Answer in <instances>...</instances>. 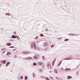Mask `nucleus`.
Here are the masks:
<instances>
[{"label":"nucleus","mask_w":80,"mask_h":80,"mask_svg":"<svg viewBox=\"0 0 80 80\" xmlns=\"http://www.w3.org/2000/svg\"><path fill=\"white\" fill-rule=\"evenodd\" d=\"M33 58L35 59H39L40 58V56L38 55H35L33 56Z\"/></svg>","instance_id":"1"},{"label":"nucleus","mask_w":80,"mask_h":80,"mask_svg":"<svg viewBox=\"0 0 80 80\" xmlns=\"http://www.w3.org/2000/svg\"><path fill=\"white\" fill-rule=\"evenodd\" d=\"M32 58L31 57H29L27 58H24V59L25 60H31L32 59Z\"/></svg>","instance_id":"2"},{"label":"nucleus","mask_w":80,"mask_h":80,"mask_svg":"<svg viewBox=\"0 0 80 80\" xmlns=\"http://www.w3.org/2000/svg\"><path fill=\"white\" fill-rule=\"evenodd\" d=\"M33 45L34 50H37V47H36V44H35V42H33Z\"/></svg>","instance_id":"3"},{"label":"nucleus","mask_w":80,"mask_h":80,"mask_svg":"<svg viewBox=\"0 0 80 80\" xmlns=\"http://www.w3.org/2000/svg\"><path fill=\"white\" fill-rule=\"evenodd\" d=\"M33 42H32L31 44V49L33 50Z\"/></svg>","instance_id":"4"},{"label":"nucleus","mask_w":80,"mask_h":80,"mask_svg":"<svg viewBox=\"0 0 80 80\" xmlns=\"http://www.w3.org/2000/svg\"><path fill=\"white\" fill-rule=\"evenodd\" d=\"M71 57L72 58H68V59L67 58H66L64 59V60H72L73 59H76V58H75L74 59L72 58V56H71Z\"/></svg>","instance_id":"5"},{"label":"nucleus","mask_w":80,"mask_h":80,"mask_svg":"<svg viewBox=\"0 0 80 80\" xmlns=\"http://www.w3.org/2000/svg\"><path fill=\"white\" fill-rule=\"evenodd\" d=\"M38 65H42L43 64V62H39L37 63Z\"/></svg>","instance_id":"6"},{"label":"nucleus","mask_w":80,"mask_h":80,"mask_svg":"<svg viewBox=\"0 0 80 80\" xmlns=\"http://www.w3.org/2000/svg\"><path fill=\"white\" fill-rule=\"evenodd\" d=\"M80 35L79 34H73L72 33H71L70 34V35H73V36H77V35Z\"/></svg>","instance_id":"7"},{"label":"nucleus","mask_w":80,"mask_h":80,"mask_svg":"<svg viewBox=\"0 0 80 80\" xmlns=\"http://www.w3.org/2000/svg\"><path fill=\"white\" fill-rule=\"evenodd\" d=\"M6 61L5 60H3V61H2L1 63L2 64H5L6 63Z\"/></svg>","instance_id":"8"},{"label":"nucleus","mask_w":80,"mask_h":80,"mask_svg":"<svg viewBox=\"0 0 80 80\" xmlns=\"http://www.w3.org/2000/svg\"><path fill=\"white\" fill-rule=\"evenodd\" d=\"M48 67L49 68V67H50L51 68H52V66L50 65V62H48Z\"/></svg>","instance_id":"9"},{"label":"nucleus","mask_w":80,"mask_h":80,"mask_svg":"<svg viewBox=\"0 0 80 80\" xmlns=\"http://www.w3.org/2000/svg\"><path fill=\"white\" fill-rule=\"evenodd\" d=\"M10 54H11V52H8L6 54V55H10Z\"/></svg>","instance_id":"10"},{"label":"nucleus","mask_w":80,"mask_h":80,"mask_svg":"<svg viewBox=\"0 0 80 80\" xmlns=\"http://www.w3.org/2000/svg\"><path fill=\"white\" fill-rule=\"evenodd\" d=\"M72 78V77L71 76H68V79H70V78Z\"/></svg>","instance_id":"11"},{"label":"nucleus","mask_w":80,"mask_h":80,"mask_svg":"<svg viewBox=\"0 0 80 80\" xmlns=\"http://www.w3.org/2000/svg\"><path fill=\"white\" fill-rule=\"evenodd\" d=\"M42 58L43 59V60H45V58L43 56H42Z\"/></svg>","instance_id":"12"},{"label":"nucleus","mask_w":80,"mask_h":80,"mask_svg":"<svg viewBox=\"0 0 80 80\" xmlns=\"http://www.w3.org/2000/svg\"><path fill=\"white\" fill-rule=\"evenodd\" d=\"M12 38H16V36H15V35H12Z\"/></svg>","instance_id":"13"},{"label":"nucleus","mask_w":80,"mask_h":80,"mask_svg":"<svg viewBox=\"0 0 80 80\" xmlns=\"http://www.w3.org/2000/svg\"><path fill=\"white\" fill-rule=\"evenodd\" d=\"M30 52H26L25 55H28V54H29Z\"/></svg>","instance_id":"14"},{"label":"nucleus","mask_w":80,"mask_h":80,"mask_svg":"<svg viewBox=\"0 0 80 80\" xmlns=\"http://www.w3.org/2000/svg\"><path fill=\"white\" fill-rule=\"evenodd\" d=\"M9 64H10V62H8L6 64V67H7V66H8V65Z\"/></svg>","instance_id":"15"},{"label":"nucleus","mask_w":80,"mask_h":80,"mask_svg":"<svg viewBox=\"0 0 80 80\" xmlns=\"http://www.w3.org/2000/svg\"><path fill=\"white\" fill-rule=\"evenodd\" d=\"M54 72L56 73H58V71L57 69H55Z\"/></svg>","instance_id":"16"},{"label":"nucleus","mask_w":80,"mask_h":80,"mask_svg":"<svg viewBox=\"0 0 80 80\" xmlns=\"http://www.w3.org/2000/svg\"><path fill=\"white\" fill-rule=\"evenodd\" d=\"M7 45L8 46H10V45H11V43H7Z\"/></svg>","instance_id":"17"},{"label":"nucleus","mask_w":80,"mask_h":80,"mask_svg":"<svg viewBox=\"0 0 80 80\" xmlns=\"http://www.w3.org/2000/svg\"><path fill=\"white\" fill-rule=\"evenodd\" d=\"M32 75L33 76V78H35V73L34 72L33 73Z\"/></svg>","instance_id":"18"},{"label":"nucleus","mask_w":80,"mask_h":80,"mask_svg":"<svg viewBox=\"0 0 80 80\" xmlns=\"http://www.w3.org/2000/svg\"><path fill=\"white\" fill-rule=\"evenodd\" d=\"M8 15V16H10V14L9 13H6L5 14V15Z\"/></svg>","instance_id":"19"},{"label":"nucleus","mask_w":80,"mask_h":80,"mask_svg":"<svg viewBox=\"0 0 80 80\" xmlns=\"http://www.w3.org/2000/svg\"><path fill=\"white\" fill-rule=\"evenodd\" d=\"M25 80H27V79H28V77L27 76H26L25 77Z\"/></svg>","instance_id":"20"},{"label":"nucleus","mask_w":80,"mask_h":80,"mask_svg":"<svg viewBox=\"0 0 80 80\" xmlns=\"http://www.w3.org/2000/svg\"><path fill=\"white\" fill-rule=\"evenodd\" d=\"M60 69L61 70H64V68L63 67H61L60 68Z\"/></svg>","instance_id":"21"},{"label":"nucleus","mask_w":80,"mask_h":80,"mask_svg":"<svg viewBox=\"0 0 80 80\" xmlns=\"http://www.w3.org/2000/svg\"><path fill=\"white\" fill-rule=\"evenodd\" d=\"M6 50V48H2L1 49V50L3 51V50Z\"/></svg>","instance_id":"22"},{"label":"nucleus","mask_w":80,"mask_h":80,"mask_svg":"<svg viewBox=\"0 0 80 80\" xmlns=\"http://www.w3.org/2000/svg\"><path fill=\"white\" fill-rule=\"evenodd\" d=\"M46 79L47 80H50V79H49V78L47 77L46 78Z\"/></svg>","instance_id":"23"},{"label":"nucleus","mask_w":80,"mask_h":80,"mask_svg":"<svg viewBox=\"0 0 80 80\" xmlns=\"http://www.w3.org/2000/svg\"><path fill=\"white\" fill-rule=\"evenodd\" d=\"M48 45L47 43H45L44 45L45 46H47Z\"/></svg>","instance_id":"24"},{"label":"nucleus","mask_w":80,"mask_h":80,"mask_svg":"<svg viewBox=\"0 0 80 80\" xmlns=\"http://www.w3.org/2000/svg\"><path fill=\"white\" fill-rule=\"evenodd\" d=\"M22 53H23V54H25V55L26 52H25V51L22 52Z\"/></svg>","instance_id":"25"},{"label":"nucleus","mask_w":80,"mask_h":80,"mask_svg":"<svg viewBox=\"0 0 80 80\" xmlns=\"http://www.w3.org/2000/svg\"><path fill=\"white\" fill-rule=\"evenodd\" d=\"M55 60H54V61H53V64H52V66H53V65L54 64V63H55Z\"/></svg>","instance_id":"26"},{"label":"nucleus","mask_w":80,"mask_h":80,"mask_svg":"<svg viewBox=\"0 0 80 80\" xmlns=\"http://www.w3.org/2000/svg\"><path fill=\"white\" fill-rule=\"evenodd\" d=\"M33 65L34 66H35V65H36V62H34L33 63Z\"/></svg>","instance_id":"27"},{"label":"nucleus","mask_w":80,"mask_h":80,"mask_svg":"<svg viewBox=\"0 0 80 80\" xmlns=\"http://www.w3.org/2000/svg\"><path fill=\"white\" fill-rule=\"evenodd\" d=\"M62 62L61 61L60 63H59L58 64V67H59V66H60V64H61V63H62Z\"/></svg>","instance_id":"28"},{"label":"nucleus","mask_w":80,"mask_h":80,"mask_svg":"<svg viewBox=\"0 0 80 80\" xmlns=\"http://www.w3.org/2000/svg\"><path fill=\"white\" fill-rule=\"evenodd\" d=\"M65 71H66V72H68V68H67L65 69Z\"/></svg>","instance_id":"29"},{"label":"nucleus","mask_w":80,"mask_h":80,"mask_svg":"<svg viewBox=\"0 0 80 80\" xmlns=\"http://www.w3.org/2000/svg\"><path fill=\"white\" fill-rule=\"evenodd\" d=\"M40 36H41V37H43V34H41L40 35Z\"/></svg>","instance_id":"30"},{"label":"nucleus","mask_w":80,"mask_h":80,"mask_svg":"<svg viewBox=\"0 0 80 80\" xmlns=\"http://www.w3.org/2000/svg\"><path fill=\"white\" fill-rule=\"evenodd\" d=\"M68 39H65L64 40V41L65 42H66V41H68Z\"/></svg>","instance_id":"31"},{"label":"nucleus","mask_w":80,"mask_h":80,"mask_svg":"<svg viewBox=\"0 0 80 80\" xmlns=\"http://www.w3.org/2000/svg\"><path fill=\"white\" fill-rule=\"evenodd\" d=\"M79 73V72H77L76 73L77 75H78Z\"/></svg>","instance_id":"32"},{"label":"nucleus","mask_w":80,"mask_h":80,"mask_svg":"<svg viewBox=\"0 0 80 80\" xmlns=\"http://www.w3.org/2000/svg\"><path fill=\"white\" fill-rule=\"evenodd\" d=\"M44 50L45 51H46V50H48V48H46Z\"/></svg>","instance_id":"33"},{"label":"nucleus","mask_w":80,"mask_h":80,"mask_svg":"<svg viewBox=\"0 0 80 80\" xmlns=\"http://www.w3.org/2000/svg\"><path fill=\"white\" fill-rule=\"evenodd\" d=\"M55 47V46L54 45H52V46H51V48H53Z\"/></svg>","instance_id":"34"},{"label":"nucleus","mask_w":80,"mask_h":80,"mask_svg":"<svg viewBox=\"0 0 80 80\" xmlns=\"http://www.w3.org/2000/svg\"><path fill=\"white\" fill-rule=\"evenodd\" d=\"M70 70V68H68V72Z\"/></svg>","instance_id":"35"},{"label":"nucleus","mask_w":80,"mask_h":80,"mask_svg":"<svg viewBox=\"0 0 80 80\" xmlns=\"http://www.w3.org/2000/svg\"><path fill=\"white\" fill-rule=\"evenodd\" d=\"M56 78L58 80H60V79L58 78V77H56Z\"/></svg>","instance_id":"36"},{"label":"nucleus","mask_w":80,"mask_h":80,"mask_svg":"<svg viewBox=\"0 0 80 80\" xmlns=\"http://www.w3.org/2000/svg\"><path fill=\"white\" fill-rule=\"evenodd\" d=\"M17 38L18 40H20V38L18 36L17 37Z\"/></svg>","instance_id":"37"},{"label":"nucleus","mask_w":80,"mask_h":80,"mask_svg":"<svg viewBox=\"0 0 80 80\" xmlns=\"http://www.w3.org/2000/svg\"><path fill=\"white\" fill-rule=\"evenodd\" d=\"M38 36H37V37H36L35 39H38Z\"/></svg>","instance_id":"38"},{"label":"nucleus","mask_w":80,"mask_h":80,"mask_svg":"<svg viewBox=\"0 0 80 80\" xmlns=\"http://www.w3.org/2000/svg\"><path fill=\"white\" fill-rule=\"evenodd\" d=\"M9 48H14V47H13V46H12V47H9Z\"/></svg>","instance_id":"39"},{"label":"nucleus","mask_w":80,"mask_h":80,"mask_svg":"<svg viewBox=\"0 0 80 80\" xmlns=\"http://www.w3.org/2000/svg\"><path fill=\"white\" fill-rule=\"evenodd\" d=\"M14 57H15V58H17V55H14Z\"/></svg>","instance_id":"40"},{"label":"nucleus","mask_w":80,"mask_h":80,"mask_svg":"<svg viewBox=\"0 0 80 80\" xmlns=\"http://www.w3.org/2000/svg\"><path fill=\"white\" fill-rule=\"evenodd\" d=\"M14 33L15 35H16V34H17V32H14Z\"/></svg>","instance_id":"41"},{"label":"nucleus","mask_w":80,"mask_h":80,"mask_svg":"<svg viewBox=\"0 0 80 80\" xmlns=\"http://www.w3.org/2000/svg\"><path fill=\"white\" fill-rule=\"evenodd\" d=\"M50 78H51V80H53V78H52V77H50Z\"/></svg>","instance_id":"42"},{"label":"nucleus","mask_w":80,"mask_h":80,"mask_svg":"<svg viewBox=\"0 0 80 80\" xmlns=\"http://www.w3.org/2000/svg\"><path fill=\"white\" fill-rule=\"evenodd\" d=\"M2 67V64H1V63H0V68Z\"/></svg>","instance_id":"43"},{"label":"nucleus","mask_w":80,"mask_h":80,"mask_svg":"<svg viewBox=\"0 0 80 80\" xmlns=\"http://www.w3.org/2000/svg\"><path fill=\"white\" fill-rule=\"evenodd\" d=\"M10 41H13V40H11V39H10Z\"/></svg>","instance_id":"44"},{"label":"nucleus","mask_w":80,"mask_h":80,"mask_svg":"<svg viewBox=\"0 0 80 80\" xmlns=\"http://www.w3.org/2000/svg\"><path fill=\"white\" fill-rule=\"evenodd\" d=\"M5 52V51H4V52H3V53H4Z\"/></svg>","instance_id":"45"},{"label":"nucleus","mask_w":80,"mask_h":80,"mask_svg":"<svg viewBox=\"0 0 80 80\" xmlns=\"http://www.w3.org/2000/svg\"><path fill=\"white\" fill-rule=\"evenodd\" d=\"M50 73H52V71H50Z\"/></svg>","instance_id":"46"},{"label":"nucleus","mask_w":80,"mask_h":80,"mask_svg":"<svg viewBox=\"0 0 80 80\" xmlns=\"http://www.w3.org/2000/svg\"><path fill=\"white\" fill-rule=\"evenodd\" d=\"M40 71V72H43V71L42 70H41Z\"/></svg>","instance_id":"47"},{"label":"nucleus","mask_w":80,"mask_h":80,"mask_svg":"<svg viewBox=\"0 0 80 80\" xmlns=\"http://www.w3.org/2000/svg\"><path fill=\"white\" fill-rule=\"evenodd\" d=\"M54 60H55V61H56V58H55Z\"/></svg>","instance_id":"48"},{"label":"nucleus","mask_w":80,"mask_h":80,"mask_svg":"<svg viewBox=\"0 0 80 80\" xmlns=\"http://www.w3.org/2000/svg\"><path fill=\"white\" fill-rule=\"evenodd\" d=\"M20 77H21V78H22V76H20Z\"/></svg>","instance_id":"49"},{"label":"nucleus","mask_w":80,"mask_h":80,"mask_svg":"<svg viewBox=\"0 0 80 80\" xmlns=\"http://www.w3.org/2000/svg\"><path fill=\"white\" fill-rule=\"evenodd\" d=\"M23 78H21V79H23Z\"/></svg>","instance_id":"50"},{"label":"nucleus","mask_w":80,"mask_h":80,"mask_svg":"<svg viewBox=\"0 0 80 80\" xmlns=\"http://www.w3.org/2000/svg\"><path fill=\"white\" fill-rule=\"evenodd\" d=\"M1 30H3V28L1 29Z\"/></svg>","instance_id":"51"},{"label":"nucleus","mask_w":80,"mask_h":80,"mask_svg":"<svg viewBox=\"0 0 80 80\" xmlns=\"http://www.w3.org/2000/svg\"><path fill=\"white\" fill-rule=\"evenodd\" d=\"M16 49H14V51H15V50H16Z\"/></svg>","instance_id":"52"},{"label":"nucleus","mask_w":80,"mask_h":80,"mask_svg":"<svg viewBox=\"0 0 80 80\" xmlns=\"http://www.w3.org/2000/svg\"><path fill=\"white\" fill-rule=\"evenodd\" d=\"M61 38H59V39H61Z\"/></svg>","instance_id":"53"},{"label":"nucleus","mask_w":80,"mask_h":80,"mask_svg":"<svg viewBox=\"0 0 80 80\" xmlns=\"http://www.w3.org/2000/svg\"><path fill=\"white\" fill-rule=\"evenodd\" d=\"M50 43H51V42H50Z\"/></svg>","instance_id":"54"},{"label":"nucleus","mask_w":80,"mask_h":80,"mask_svg":"<svg viewBox=\"0 0 80 80\" xmlns=\"http://www.w3.org/2000/svg\"><path fill=\"white\" fill-rule=\"evenodd\" d=\"M37 42H38V41H37Z\"/></svg>","instance_id":"55"},{"label":"nucleus","mask_w":80,"mask_h":80,"mask_svg":"<svg viewBox=\"0 0 80 80\" xmlns=\"http://www.w3.org/2000/svg\"><path fill=\"white\" fill-rule=\"evenodd\" d=\"M69 58H70V57H69Z\"/></svg>","instance_id":"56"},{"label":"nucleus","mask_w":80,"mask_h":80,"mask_svg":"<svg viewBox=\"0 0 80 80\" xmlns=\"http://www.w3.org/2000/svg\"><path fill=\"white\" fill-rule=\"evenodd\" d=\"M78 59V60H79V59Z\"/></svg>","instance_id":"57"},{"label":"nucleus","mask_w":80,"mask_h":80,"mask_svg":"<svg viewBox=\"0 0 80 80\" xmlns=\"http://www.w3.org/2000/svg\"><path fill=\"white\" fill-rule=\"evenodd\" d=\"M39 50H40V49H39Z\"/></svg>","instance_id":"58"}]
</instances>
